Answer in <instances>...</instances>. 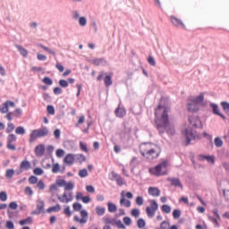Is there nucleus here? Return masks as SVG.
Returning <instances> with one entry per match:
<instances>
[{
	"instance_id": "nucleus-14",
	"label": "nucleus",
	"mask_w": 229,
	"mask_h": 229,
	"mask_svg": "<svg viewBox=\"0 0 229 229\" xmlns=\"http://www.w3.org/2000/svg\"><path fill=\"white\" fill-rule=\"evenodd\" d=\"M167 182H171V185L173 187H180L181 189H183V185L182 184V182H180L179 178L168 177Z\"/></svg>"
},
{
	"instance_id": "nucleus-24",
	"label": "nucleus",
	"mask_w": 229,
	"mask_h": 229,
	"mask_svg": "<svg viewBox=\"0 0 229 229\" xmlns=\"http://www.w3.org/2000/svg\"><path fill=\"white\" fill-rule=\"evenodd\" d=\"M62 209L60 204H56L55 206L50 207L47 209V212L48 214H51V212H60V210Z\"/></svg>"
},
{
	"instance_id": "nucleus-28",
	"label": "nucleus",
	"mask_w": 229,
	"mask_h": 229,
	"mask_svg": "<svg viewBox=\"0 0 229 229\" xmlns=\"http://www.w3.org/2000/svg\"><path fill=\"white\" fill-rule=\"evenodd\" d=\"M105 212H106V209L105 208L100 206H98L96 208L97 216H105Z\"/></svg>"
},
{
	"instance_id": "nucleus-58",
	"label": "nucleus",
	"mask_w": 229,
	"mask_h": 229,
	"mask_svg": "<svg viewBox=\"0 0 229 229\" xmlns=\"http://www.w3.org/2000/svg\"><path fill=\"white\" fill-rule=\"evenodd\" d=\"M5 228H7V229H15V225H13V222L8 220L5 223Z\"/></svg>"
},
{
	"instance_id": "nucleus-27",
	"label": "nucleus",
	"mask_w": 229,
	"mask_h": 229,
	"mask_svg": "<svg viewBox=\"0 0 229 229\" xmlns=\"http://www.w3.org/2000/svg\"><path fill=\"white\" fill-rule=\"evenodd\" d=\"M108 212L114 213L117 212V206L112 202L107 203Z\"/></svg>"
},
{
	"instance_id": "nucleus-6",
	"label": "nucleus",
	"mask_w": 229,
	"mask_h": 229,
	"mask_svg": "<svg viewBox=\"0 0 229 229\" xmlns=\"http://www.w3.org/2000/svg\"><path fill=\"white\" fill-rule=\"evenodd\" d=\"M157 210H158V203L155 199L150 200V207H147L146 208L147 216L148 217H154Z\"/></svg>"
},
{
	"instance_id": "nucleus-46",
	"label": "nucleus",
	"mask_w": 229,
	"mask_h": 229,
	"mask_svg": "<svg viewBox=\"0 0 229 229\" xmlns=\"http://www.w3.org/2000/svg\"><path fill=\"white\" fill-rule=\"evenodd\" d=\"M72 189H74V184L72 182L64 184V191H72Z\"/></svg>"
},
{
	"instance_id": "nucleus-56",
	"label": "nucleus",
	"mask_w": 229,
	"mask_h": 229,
	"mask_svg": "<svg viewBox=\"0 0 229 229\" xmlns=\"http://www.w3.org/2000/svg\"><path fill=\"white\" fill-rule=\"evenodd\" d=\"M66 182H65V180H64V179H58L55 182V183H56V185H58V187H65Z\"/></svg>"
},
{
	"instance_id": "nucleus-17",
	"label": "nucleus",
	"mask_w": 229,
	"mask_h": 229,
	"mask_svg": "<svg viewBox=\"0 0 229 229\" xmlns=\"http://www.w3.org/2000/svg\"><path fill=\"white\" fill-rule=\"evenodd\" d=\"M90 64H92L93 65L99 66V65H106L107 62H106V59L105 58H95L90 61Z\"/></svg>"
},
{
	"instance_id": "nucleus-30",
	"label": "nucleus",
	"mask_w": 229,
	"mask_h": 229,
	"mask_svg": "<svg viewBox=\"0 0 229 229\" xmlns=\"http://www.w3.org/2000/svg\"><path fill=\"white\" fill-rule=\"evenodd\" d=\"M171 21L174 26H182V28H185L182 21H180L178 18L172 17Z\"/></svg>"
},
{
	"instance_id": "nucleus-31",
	"label": "nucleus",
	"mask_w": 229,
	"mask_h": 229,
	"mask_svg": "<svg viewBox=\"0 0 229 229\" xmlns=\"http://www.w3.org/2000/svg\"><path fill=\"white\" fill-rule=\"evenodd\" d=\"M31 223H33V220L31 219V216H29V217L20 221V225L21 226H24V225H31Z\"/></svg>"
},
{
	"instance_id": "nucleus-26",
	"label": "nucleus",
	"mask_w": 229,
	"mask_h": 229,
	"mask_svg": "<svg viewBox=\"0 0 229 229\" xmlns=\"http://www.w3.org/2000/svg\"><path fill=\"white\" fill-rule=\"evenodd\" d=\"M103 221L106 223V225H112L113 226L115 225V218H112L110 216H104Z\"/></svg>"
},
{
	"instance_id": "nucleus-22",
	"label": "nucleus",
	"mask_w": 229,
	"mask_h": 229,
	"mask_svg": "<svg viewBox=\"0 0 229 229\" xmlns=\"http://www.w3.org/2000/svg\"><path fill=\"white\" fill-rule=\"evenodd\" d=\"M116 117L123 118L126 115V110L124 108L117 107L114 111Z\"/></svg>"
},
{
	"instance_id": "nucleus-49",
	"label": "nucleus",
	"mask_w": 229,
	"mask_h": 229,
	"mask_svg": "<svg viewBox=\"0 0 229 229\" xmlns=\"http://www.w3.org/2000/svg\"><path fill=\"white\" fill-rule=\"evenodd\" d=\"M37 182H38V178H37V176H35V175H31V176L29 178V182H30L31 185H35V183H37Z\"/></svg>"
},
{
	"instance_id": "nucleus-41",
	"label": "nucleus",
	"mask_w": 229,
	"mask_h": 229,
	"mask_svg": "<svg viewBox=\"0 0 229 229\" xmlns=\"http://www.w3.org/2000/svg\"><path fill=\"white\" fill-rule=\"evenodd\" d=\"M121 178V175L118 174L115 172H111V178L110 180H112V182H116L117 180H119Z\"/></svg>"
},
{
	"instance_id": "nucleus-36",
	"label": "nucleus",
	"mask_w": 229,
	"mask_h": 229,
	"mask_svg": "<svg viewBox=\"0 0 229 229\" xmlns=\"http://www.w3.org/2000/svg\"><path fill=\"white\" fill-rule=\"evenodd\" d=\"M0 112H1V114H7L8 103L4 102L3 105L0 106Z\"/></svg>"
},
{
	"instance_id": "nucleus-18",
	"label": "nucleus",
	"mask_w": 229,
	"mask_h": 229,
	"mask_svg": "<svg viewBox=\"0 0 229 229\" xmlns=\"http://www.w3.org/2000/svg\"><path fill=\"white\" fill-rule=\"evenodd\" d=\"M148 194L149 196H153L154 198H158V196H160V190L157 187H149Z\"/></svg>"
},
{
	"instance_id": "nucleus-37",
	"label": "nucleus",
	"mask_w": 229,
	"mask_h": 229,
	"mask_svg": "<svg viewBox=\"0 0 229 229\" xmlns=\"http://www.w3.org/2000/svg\"><path fill=\"white\" fill-rule=\"evenodd\" d=\"M79 25L81 26V28H85V26H87V18L85 16L79 18Z\"/></svg>"
},
{
	"instance_id": "nucleus-29",
	"label": "nucleus",
	"mask_w": 229,
	"mask_h": 229,
	"mask_svg": "<svg viewBox=\"0 0 229 229\" xmlns=\"http://www.w3.org/2000/svg\"><path fill=\"white\" fill-rule=\"evenodd\" d=\"M17 141V136L15 134H9L7 137V144H13Z\"/></svg>"
},
{
	"instance_id": "nucleus-44",
	"label": "nucleus",
	"mask_w": 229,
	"mask_h": 229,
	"mask_svg": "<svg viewBox=\"0 0 229 229\" xmlns=\"http://www.w3.org/2000/svg\"><path fill=\"white\" fill-rule=\"evenodd\" d=\"M137 226L138 228H140V229L144 228V226H146V221H144V219L142 218L138 219Z\"/></svg>"
},
{
	"instance_id": "nucleus-42",
	"label": "nucleus",
	"mask_w": 229,
	"mask_h": 229,
	"mask_svg": "<svg viewBox=\"0 0 229 229\" xmlns=\"http://www.w3.org/2000/svg\"><path fill=\"white\" fill-rule=\"evenodd\" d=\"M82 207H83V206H81V203H78V202H75V203H73V205H72L73 210H74L75 212H80V211H81Z\"/></svg>"
},
{
	"instance_id": "nucleus-45",
	"label": "nucleus",
	"mask_w": 229,
	"mask_h": 229,
	"mask_svg": "<svg viewBox=\"0 0 229 229\" xmlns=\"http://www.w3.org/2000/svg\"><path fill=\"white\" fill-rule=\"evenodd\" d=\"M208 217L209 219V221H211V223H214L215 226H219V222L217 221V217H214L210 215H208Z\"/></svg>"
},
{
	"instance_id": "nucleus-38",
	"label": "nucleus",
	"mask_w": 229,
	"mask_h": 229,
	"mask_svg": "<svg viewBox=\"0 0 229 229\" xmlns=\"http://www.w3.org/2000/svg\"><path fill=\"white\" fill-rule=\"evenodd\" d=\"M15 133L17 135H24L26 133V129H24L22 126H19L16 128Z\"/></svg>"
},
{
	"instance_id": "nucleus-16",
	"label": "nucleus",
	"mask_w": 229,
	"mask_h": 229,
	"mask_svg": "<svg viewBox=\"0 0 229 229\" xmlns=\"http://www.w3.org/2000/svg\"><path fill=\"white\" fill-rule=\"evenodd\" d=\"M74 160H75V156L74 154H67L64 157V164H66L67 165H72V164H74Z\"/></svg>"
},
{
	"instance_id": "nucleus-54",
	"label": "nucleus",
	"mask_w": 229,
	"mask_h": 229,
	"mask_svg": "<svg viewBox=\"0 0 229 229\" xmlns=\"http://www.w3.org/2000/svg\"><path fill=\"white\" fill-rule=\"evenodd\" d=\"M174 219L180 218V216H182V211L180 209H174L173 212Z\"/></svg>"
},
{
	"instance_id": "nucleus-57",
	"label": "nucleus",
	"mask_w": 229,
	"mask_h": 229,
	"mask_svg": "<svg viewBox=\"0 0 229 229\" xmlns=\"http://www.w3.org/2000/svg\"><path fill=\"white\" fill-rule=\"evenodd\" d=\"M148 62L149 65H151L152 67H155V65H157V62L155 61L154 56H148Z\"/></svg>"
},
{
	"instance_id": "nucleus-59",
	"label": "nucleus",
	"mask_w": 229,
	"mask_h": 229,
	"mask_svg": "<svg viewBox=\"0 0 229 229\" xmlns=\"http://www.w3.org/2000/svg\"><path fill=\"white\" fill-rule=\"evenodd\" d=\"M47 114H49L50 115H55V106H47Z\"/></svg>"
},
{
	"instance_id": "nucleus-32",
	"label": "nucleus",
	"mask_w": 229,
	"mask_h": 229,
	"mask_svg": "<svg viewBox=\"0 0 229 229\" xmlns=\"http://www.w3.org/2000/svg\"><path fill=\"white\" fill-rule=\"evenodd\" d=\"M39 47H41V49H43L44 51H47V53H48V55H56V52H55V50H52L51 48L44 46V45H39Z\"/></svg>"
},
{
	"instance_id": "nucleus-63",
	"label": "nucleus",
	"mask_w": 229,
	"mask_h": 229,
	"mask_svg": "<svg viewBox=\"0 0 229 229\" xmlns=\"http://www.w3.org/2000/svg\"><path fill=\"white\" fill-rule=\"evenodd\" d=\"M43 83H45L46 85H53V80H51V78L49 77H45L43 79Z\"/></svg>"
},
{
	"instance_id": "nucleus-35",
	"label": "nucleus",
	"mask_w": 229,
	"mask_h": 229,
	"mask_svg": "<svg viewBox=\"0 0 229 229\" xmlns=\"http://www.w3.org/2000/svg\"><path fill=\"white\" fill-rule=\"evenodd\" d=\"M221 106L224 110V112H225V114H227V115H229V103L228 102H221Z\"/></svg>"
},
{
	"instance_id": "nucleus-34",
	"label": "nucleus",
	"mask_w": 229,
	"mask_h": 229,
	"mask_svg": "<svg viewBox=\"0 0 229 229\" xmlns=\"http://www.w3.org/2000/svg\"><path fill=\"white\" fill-rule=\"evenodd\" d=\"M13 174H15V170L13 169H7L5 172V177H7L8 180H11V178H13Z\"/></svg>"
},
{
	"instance_id": "nucleus-61",
	"label": "nucleus",
	"mask_w": 229,
	"mask_h": 229,
	"mask_svg": "<svg viewBox=\"0 0 229 229\" xmlns=\"http://www.w3.org/2000/svg\"><path fill=\"white\" fill-rule=\"evenodd\" d=\"M25 194L27 196H33V190H31V187L27 186L24 191Z\"/></svg>"
},
{
	"instance_id": "nucleus-60",
	"label": "nucleus",
	"mask_w": 229,
	"mask_h": 229,
	"mask_svg": "<svg viewBox=\"0 0 229 229\" xmlns=\"http://www.w3.org/2000/svg\"><path fill=\"white\" fill-rule=\"evenodd\" d=\"M59 169H60V165H58V163L52 165V173L54 174H56V173H58Z\"/></svg>"
},
{
	"instance_id": "nucleus-13",
	"label": "nucleus",
	"mask_w": 229,
	"mask_h": 229,
	"mask_svg": "<svg viewBox=\"0 0 229 229\" xmlns=\"http://www.w3.org/2000/svg\"><path fill=\"white\" fill-rule=\"evenodd\" d=\"M34 153L36 157H44V153H46V147L44 146V144H39L36 146Z\"/></svg>"
},
{
	"instance_id": "nucleus-4",
	"label": "nucleus",
	"mask_w": 229,
	"mask_h": 229,
	"mask_svg": "<svg viewBox=\"0 0 229 229\" xmlns=\"http://www.w3.org/2000/svg\"><path fill=\"white\" fill-rule=\"evenodd\" d=\"M47 135H49V129H47V127L46 126H43L40 129L33 130L30 132L29 141L30 143L35 142L37 139H40L42 137H47Z\"/></svg>"
},
{
	"instance_id": "nucleus-9",
	"label": "nucleus",
	"mask_w": 229,
	"mask_h": 229,
	"mask_svg": "<svg viewBox=\"0 0 229 229\" xmlns=\"http://www.w3.org/2000/svg\"><path fill=\"white\" fill-rule=\"evenodd\" d=\"M209 106L212 108V112L215 115H218L223 121H226V116L219 112V106H217V104L210 103Z\"/></svg>"
},
{
	"instance_id": "nucleus-23",
	"label": "nucleus",
	"mask_w": 229,
	"mask_h": 229,
	"mask_svg": "<svg viewBox=\"0 0 229 229\" xmlns=\"http://www.w3.org/2000/svg\"><path fill=\"white\" fill-rule=\"evenodd\" d=\"M15 47L18 49L20 55H21V56H23L24 58H26L29 55L28 50H26L24 47H22V46L21 45H15Z\"/></svg>"
},
{
	"instance_id": "nucleus-53",
	"label": "nucleus",
	"mask_w": 229,
	"mask_h": 229,
	"mask_svg": "<svg viewBox=\"0 0 229 229\" xmlns=\"http://www.w3.org/2000/svg\"><path fill=\"white\" fill-rule=\"evenodd\" d=\"M114 226H116L119 229L125 228L124 225L121 220H115Z\"/></svg>"
},
{
	"instance_id": "nucleus-1",
	"label": "nucleus",
	"mask_w": 229,
	"mask_h": 229,
	"mask_svg": "<svg viewBox=\"0 0 229 229\" xmlns=\"http://www.w3.org/2000/svg\"><path fill=\"white\" fill-rule=\"evenodd\" d=\"M157 130L160 135L168 133V135H174L176 131L174 127L169 125V111L167 107L159 105L155 111Z\"/></svg>"
},
{
	"instance_id": "nucleus-2",
	"label": "nucleus",
	"mask_w": 229,
	"mask_h": 229,
	"mask_svg": "<svg viewBox=\"0 0 229 229\" xmlns=\"http://www.w3.org/2000/svg\"><path fill=\"white\" fill-rule=\"evenodd\" d=\"M140 153L147 160H155L160 157L162 150L157 144L147 142L140 145Z\"/></svg>"
},
{
	"instance_id": "nucleus-40",
	"label": "nucleus",
	"mask_w": 229,
	"mask_h": 229,
	"mask_svg": "<svg viewBox=\"0 0 229 229\" xmlns=\"http://www.w3.org/2000/svg\"><path fill=\"white\" fill-rule=\"evenodd\" d=\"M79 176H80V178H87V176H89V172L85 168L81 169L79 172Z\"/></svg>"
},
{
	"instance_id": "nucleus-55",
	"label": "nucleus",
	"mask_w": 229,
	"mask_h": 229,
	"mask_svg": "<svg viewBox=\"0 0 229 229\" xmlns=\"http://www.w3.org/2000/svg\"><path fill=\"white\" fill-rule=\"evenodd\" d=\"M6 199H8V195L6 194V191H1L0 201H6Z\"/></svg>"
},
{
	"instance_id": "nucleus-25",
	"label": "nucleus",
	"mask_w": 229,
	"mask_h": 229,
	"mask_svg": "<svg viewBox=\"0 0 229 229\" xmlns=\"http://www.w3.org/2000/svg\"><path fill=\"white\" fill-rule=\"evenodd\" d=\"M199 160H207L208 162H211L212 164H214V162H216V159L214 158V156H203L200 155L199 157Z\"/></svg>"
},
{
	"instance_id": "nucleus-7",
	"label": "nucleus",
	"mask_w": 229,
	"mask_h": 229,
	"mask_svg": "<svg viewBox=\"0 0 229 229\" xmlns=\"http://www.w3.org/2000/svg\"><path fill=\"white\" fill-rule=\"evenodd\" d=\"M80 214L81 218L78 217V216H75L73 217V221L76 223H81V225H85L89 219V212H87L85 209H82L80 211Z\"/></svg>"
},
{
	"instance_id": "nucleus-8",
	"label": "nucleus",
	"mask_w": 229,
	"mask_h": 229,
	"mask_svg": "<svg viewBox=\"0 0 229 229\" xmlns=\"http://www.w3.org/2000/svg\"><path fill=\"white\" fill-rule=\"evenodd\" d=\"M189 123H190V126H192L193 128H203L201 120L198 116H190Z\"/></svg>"
},
{
	"instance_id": "nucleus-21",
	"label": "nucleus",
	"mask_w": 229,
	"mask_h": 229,
	"mask_svg": "<svg viewBox=\"0 0 229 229\" xmlns=\"http://www.w3.org/2000/svg\"><path fill=\"white\" fill-rule=\"evenodd\" d=\"M20 168L24 169L25 171H30V169H31V163L28 160L21 161Z\"/></svg>"
},
{
	"instance_id": "nucleus-3",
	"label": "nucleus",
	"mask_w": 229,
	"mask_h": 229,
	"mask_svg": "<svg viewBox=\"0 0 229 229\" xmlns=\"http://www.w3.org/2000/svg\"><path fill=\"white\" fill-rule=\"evenodd\" d=\"M167 167H169V160L165 159L157 165L149 168L148 173L153 176H165L167 175Z\"/></svg>"
},
{
	"instance_id": "nucleus-5",
	"label": "nucleus",
	"mask_w": 229,
	"mask_h": 229,
	"mask_svg": "<svg viewBox=\"0 0 229 229\" xmlns=\"http://www.w3.org/2000/svg\"><path fill=\"white\" fill-rule=\"evenodd\" d=\"M183 134L186 137V146L191 144V140H196V139H199V134H198V132L192 129H185Z\"/></svg>"
},
{
	"instance_id": "nucleus-64",
	"label": "nucleus",
	"mask_w": 229,
	"mask_h": 229,
	"mask_svg": "<svg viewBox=\"0 0 229 229\" xmlns=\"http://www.w3.org/2000/svg\"><path fill=\"white\" fill-rule=\"evenodd\" d=\"M160 229H169V223H167L166 221H163L160 224Z\"/></svg>"
},
{
	"instance_id": "nucleus-12",
	"label": "nucleus",
	"mask_w": 229,
	"mask_h": 229,
	"mask_svg": "<svg viewBox=\"0 0 229 229\" xmlns=\"http://www.w3.org/2000/svg\"><path fill=\"white\" fill-rule=\"evenodd\" d=\"M190 101L191 102L187 104L188 112H191L192 114L198 112L199 110V106L191 99H190Z\"/></svg>"
},
{
	"instance_id": "nucleus-15",
	"label": "nucleus",
	"mask_w": 229,
	"mask_h": 229,
	"mask_svg": "<svg viewBox=\"0 0 229 229\" xmlns=\"http://www.w3.org/2000/svg\"><path fill=\"white\" fill-rule=\"evenodd\" d=\"M121 197L122 199H120V205L122 207H126V208H130V207H131V201L124 198V191L121 192Z\"/></svg>"
},
{
	"instance_id": "nucleus-11",
	"label": "nucleus",
	"mask_w": 229,
	"mask_h": 229,
	"mask_svg": "<svg viewBox=\"0 0 229 229\" xmlns=\"http://www.w3.org/2000/svg\"><path fill=\"white\" fill-rule=\"evenodd\" d=\"M44 207H46L44 200H38L37 210L32 211V216H39V214H42V212H44Z\"/></svg>"
},
{
	"instance_id": "nucleus-33",
	"label": "nucleus",
	"mask_w": 229,
	"mask_h": 229,
	"mask_svg": "<svg viewBox=\"0 0 229 229\" xmlns=\"http://www.w3.org/2000/svg\"><path fill=\"white\" fill-rule=\"evenodd\" d=\"M214 144L216 148H223V140L219 137L215 138Z\"/></svg>"
},
{
	"instance_id": "nucleus-19",
	"label": "nucleus",
	"mask_w": 229,
	"mask_h": 229,
	"mask_svg": "<svg viewBox=\"0 0 229 229\" xmlns=\"http://www.w3.org/2000/svg\"><path fill=\"white\" fill-rule=\"evenodd\" d=\"M114 81H112V75H106L104 78V84L106 89L112 87Z\"/></svg>"
},
{
	"instance_id": "nucleus-39",
	"label": "nucleus",
	"mask_w": 229,
	"mask_h": 229,
	"mask_svg": "<svg viewBox=\"0 0 229 229\" xmlns=\"http://www.w3.org/2000/svg\"><path fill=\"white\" fill-rule=\"evenodd\" d=\"M161 210H162V212H164V214H171V206H169V205H163L161 207Z\"/></svg>"
},
{
	"instance_id": "nucleus-52",
	"label": "nucleus",
	"mask_w": 229,
	"mask_h": 229,
	"mask_svg": "<svg viewBox=\"0 0 229 229\" xmlns=\"http://www.w3.org/2000/svg\"><path fill=\"white\" fill-rule=\"evenodd\" d=\"M72 17L74 19V21H77V19H80V11L74 10L72 12Z\"/></svg>"
},
{
	"instance_id": "nucleus-10",
	"label": "nucleus",
	"mask_w": 229,
	"mask_h": 229,
	"mask_svg": "<svg viewBox=\"0 0 229 229\" xmlns=\"http://www.w3.org/2000/svg\"><path fill=\"white\" fill-rule=\"evenodd\" d=\"M57 199L61 203H70L72 200V192H70L67 196V192H64L62 196L58 195Z\"/></svg>"
},
{
	"instance_id": "nucleus-48",
	"label": "nucleus",
	"mask_w": 229,
	"mask_h": 229,
	"mask_svg": "<svg viewBox=\"0 0 229 229\" xmlns=\"http://www.w3.org/2000/svg\"><path fill=\"white\" fill-rule=\"evenodd\" d=\"M33 173L36 174V176H40L41 174H44V170H42L40 167H37L33 170Z\"/></svg>"
},
{
	"instance_id": "nucleus-62",
	"label": "nucleus",
	"mask_w": 229,
	"mask_h": 229,
	"mask_svg": "<svg viewBox=\"0 0 229 229\" xmlns=\"http://www.w3.org/2000/svg\"><path fill=\"white\" fill-rule=\"evenodd\" d=\"M13 115H14V117H20L21 115H22V109L17 108V109L13 113Z\"/></svg>"
},
{
	"instance_id": "nucleus-51",
	"label": "nucleus",
	"mask_w": 229,
	"mask_h": 229,
	"mask_svg": "<svg viewBox=\"0 0 229 229\" xmlns=\"http://www.w3.org/2000/svg\"><path fill=\"white\" fill-rule=\"evenodd\" d=\"M59 85L63 89H67V87H69V82L67 81H65V80H60L59 81Z\"/></svg>"
},
{
	"instance_id": "nucleus-50",
	"label": "nucleus",
	"mask_w": 229,
	"mask_h": 229,
	"mask_svg": "<svg viewBox=\"0 0 229 229\" xmlns=\"http://www.w3.org/2000/svg\"><path fill=\"white\" fill-rule=\"evenodd\" d=\"M80 148L81 151H84V153H89V148H87V144L83 143V141L80 142Z\"/></svg>"
},
{
	"instance_id": "nucleus-20",
	"label": "nucleus",
	"mask_w": 229,
	"mask_h": 229,
	"mask_svg": "<svg viewBox=\"0 0 229 229\" xmlns=\"http://www.w3.org/2000/svg\"><path fill=\"white\" fill-rule=\"evenodd\" d=\"M191 101L195 102L197 105L199 106L203 101H205V95L203 93H200L196 98H191Z\"/></svg>"
},
{
	"instance_id": "nucleus-47",
	"label": "nucleus",
	"mask_w": 229,
	"mask_h": 229,
	"mask_svg": "<svg viewBox=\"0 0 229 229\" xmlns=\"http://www.w3.org/2000/svg\"><path fill=\"white\" fill-rule=\"evenodd\" d=\"M136 205H139V207H142L144 205V199L140 196H138L135 199Z\"/></svg>"
},
{
	"instance_id": "nucleus-43",
	"label": "nucleus",
	"mask_w": 229,
	"mask_h": 229,
	"mask_svg": "<svg viewBox=\"0 0 229 229\" xmlns=\"http://www.w3.org/2000/svg\"><path fill=\"white\" fill-rule=\"evenodd\" d=\"M15 130V125L13 123H7L6 133H12Z\"/></svg>"
}]
</instances>
